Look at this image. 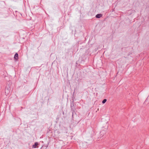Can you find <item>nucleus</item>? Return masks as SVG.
Returning <instances> with one entry per match:
<instances>
[{"label": "nucleus", "instance_id": "obj_1", "mask_svg": "<svg viewBox=\"0 0 149 149\" xmlns=\"http://www.w3.org/2000/svg\"><path fill=\"white\" fill-rule=\"evenodd\" d=\"M10 89L9 87L6 86L5 88V94L7 95H8L10 92Z\"/></svg>", "mask_w": 149, "mask_h": 149}, {"label": "nucleus", "instance_id": "obj_2", "mask_svg": "<svg viewBox=\"0 0 149 149\" xmlns=\"http://www.w3.org/2000/svg\"><path fill=\"white\" fill-rule=\"evenodd\" d=\"M102 15L101 14H97L96 15L95 17L97 18H100V17H102Z\"/></svg>", "mask_w": 149, "mask_h": 149}, {"label": "nucleus", "instance_id": "obj_3", "mask_svg": "<svg viewBox=\"0 0 149 149\" xmlns=\"http://www.w3.org/2000/svg\"><path fill=\"white\" fill-rule=\"evenodd\" d=\"M18 54L17 53H16L15 54V56H14L15 59L17 60L18 58Z\"/></svg>", "mask_w": 149, "mask_h": 149}, {"label": "nucleus", "instance_id": "obj_4", "mask_svg": "<svg viewBox=\"0 0 149 149\" xmlns=\"http://www.w3.org/2000/svg\"><path fill=\"white\" fill-rule=\"evenodd\" d=\"M38 145V142H36L35 144L33 146V148H36V146Z\"/></svg>", "mask_w": 149, "mask_h": 149}, {"label": "nucleus", "instance_id": "obj_5", "mask_svg": "<svg viewBox=\"0 0 149 149\" xmlns=\"http://www.w3.org/2000/svg\"><path fill=\"white\" fill-rule=\"evenodd\" d=\"M107 101V100L106 99H104L102 101V103L103 104L105 103Z\"/></svg>", "mask_w": 149, "mask_h": 149}]
</instances>
